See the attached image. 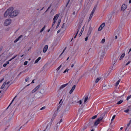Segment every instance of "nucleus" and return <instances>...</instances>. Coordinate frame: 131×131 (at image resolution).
<instances>
[{
	"label": "nucleus",
	"mask_w": 131,
	"mask_h": 131,
	"mask_svg": "<svg viewBox=\"0 0 131 131\" xmlns=\"http://www.w3.org/2000/svg\"><path fill=\"white\" fill-rule=\"evenodd\" d=\"M129 111V110L127 109V110H124V112L126 113H127Z\"/></svg>",
	"instance_id": "obj_42"
},
{
	"label": "nucleus",
	"mask_w": 131,
	"mask_h": 131,
	"mask_svg": "<svg viewBox=\"0 0 131 131\" xmlns=\"http://www.w3.org/2000/svg\"><path fill=\"white\" fill-rule=\"evenodd\" d=\"M27 63H28V61H26L24 62V66H26L27 64Z\"/></svg>",
	"instance_id": "obj_38"
},
{
	"label": "nucleus",
	"mask_w": 131,
	"mask_h": 131,
	"mask_svg": "<svg viewBox=\"0 0 131 131\" xmlns=\"http://www.w3.org/2000/svg\"><path fill=\"white\" fill-rule=\"evenodd\" d=\"M82 102L80 100L79 101L77 102V103H79V104H81L82 103Z\"/></svg>",
	"instance_id": "obj_47"
},
{
	"label": "nucleus",
	"mask_w": 131,
	"mask_h": 131,
	"mask_svg": "<svg viewBox=\"0 0 131 131\" xmlns=\"http://www.w3.org/2000/svg\"><path fill=\"white\" fill-rule=\"evenodd\" d=\"M130 124L129 123H128V124H127V127L126 128V129H127V127H128L129 126Z\"/></svg>",
	"instance_id": "obj_48"
},
{
	"label": "nucleus",
	"mask_w": 131,
	"mask_h": 131,
	"mask_svg": "<svg viewBox=\"0 0 131 131\" xmlns=\"http://www.w3.org/2000/svg\"><path fill=\"white\" fill-rule=\"evenodd\" d=\"M64 24H65V23H64L63 24L62 26L61 27V28H62L64 27Z\"/></svg>",
	"instance_id": "obj_55"
},
{
	"label": "nucleus",
	"mask_w": 131,
	"mask_h": 131,
	"mask_svg": "<svg viewBox=\"0 0 131 131\" xmlns=\"http://www.w3.org/2000/svg\"><path fill=\"white\" fill-rule=\"evenodd\" d=\"M45 91L44 89L43 90L42 89L40 91L39 93H40L43 94L44 92Z\"/></svg>",
	"instance_id": "obj_24"
},
{
	"label": "nucleus",
	"mask_w": 131,
	"mask_h": 131,
	"mask_svg": "<svg viewBox=\"0 0 131 131\" xmlns=\"http://www.w3.org/2000/svg\"><path fill=\"white\" fill-rule=\"evenodd\" d=\"M128 54H131V48L129 49V51L128 52Z\"/></svg>",
	"instance_id": "obj_41"
},
{
	"label": "nucleus",
	"mask_w": 131,
	"mask_h": 131,
	"mask_svg": "<svg viewBox=\"0 0 131 131\" xmlns=\"http://www.w3.org/2000/svg\"><path fill=\"white\" fill-rule=\"evenodd\" d=\"M89 36H87V37H86L85 39V41H86L88 39V37H89Z\"/></svg>",
	"instance_id": "obj_46"
},
{
	"label": "nucleus",
	"mask_w": 131,
	"mask_h": 131,
	"mask_svg": "<svg viewBox=\"0 0 131 131\" xmlns=\"http://www.w3.org/2000/svg\"><path fill=\"white\" fill-rule=\"evenodd\" d=\"M62 66L61 65H60L56 69L57 71H58L60 69Z\"/></svg>",
	"instance_id": "obj_37"
},
{
	"label": "nucleus",
	"mask_w": 131,
	"mask_h": 131,
	"mask_svg": "<svg viewBox=\"0 0 131 131\" xmlns=\"http://www.w3.org/2000/svg\"><path fill=\"white\" fill-rule=\"evenodd\" d=\"M127 6L125 4H123L122 6L121 10L124 11V10L127 8Z\"/></svg>",
	"instance_id": "obj_10"
},
{
	"label": "nucleus",
	"mask_w": 131,
	"mask_h": 131,
	"mask_svg": "<svg viewBox=\"0 0 131 131\" xmlns=\"http://www.w3.org/2000/svg\"><path fill=\"white\" fill-rule=\"evenodd\" d=\"M95 9H96V8H95V7L93 8L92 10V11L90 15V17H89V19H91V18H92V16L93 15V14L95 10Z\"/></svg>",
	"instance_id": "obj_8"
},
{
	"label": "nucleus",
	"mask_w": 131,
	"mask_h": 131,
	"mask_svg": "<svg viewBox=\"0 0 131 131\" xmlns=\"http://www.w3.org/2000/svg\"><path fill=\"white\" fill-rule=\"evenodd\" d=\"M56 21H53V23H52V27L53 25L54 24H55V23H56Z\"/></svg>",
	"instance_id": "obj_51"
},
{
	"label": "nucleus",
	"mask_w": 131,
	"mask_h": 131,
	"mask_svg": "<svg viewBox=\"0 0 131 131\" xmlns=\"http://www.w3.org/2000/svg\"><path fill=\"white\" fill-rule=\"evenodd\" d=\"M29 77H27L25 79V81L26 82H27L29 81Z\"/></svg>",
	"instance_id": "obj_26"
},
{
	"label": "nucleus",
	"mask_w": 131,
	"mask_h": 131,
	"mask_svg": "<svg viewBox=\"0 0 131 131\" xmlns=\"http://www.w3.org/2000/svg\"><path fill=\"white\" fill-rule=\"evenodd\" d=\"M88 99V96H86L84 100V103L86 102Z\"/></svg>",
	"instance_id": "obj_27"
},
{
	"label": "nucleus",
	"mask_w": 131,
	"mask_h": 131,
	"mask_svg": "<svg viewBox=\"0 0 131 131\" xmlns=\"http://www.w3.org/2000/svg\"><path fill=\"white\" fill-rule=\"evenodd\" d=\"M103 119L102 117H100L99 118H98L96 120L94 123V126H97L99 123L100 121L102 120Z\"/></svg>",
	"instance_id": "obj_4"
},
{
	"label": "nucleus",
	"mask_w": 131,
	"mask_h": 131,
	"mask_svg": "<svg viewBox=\"0 0 131 131\" xmlns=\"http://www.w3.org/2000/svg\"><path fill=\"white\" fill-rule=\"evenodd\" d=\"M9 62H8V61H7L6 63H4L3 65V67H6L7 65L8 64H9Z\"/></svg>",
	"instance_id": "obj_19"
},
{
	"label": "nucleus",
	"mask_w": 131,
	"mask_h": 131,
	"mask_svg": "<svg viewBox=\"0 0 131 131\" xmlns=\"http://www.w3.org/2000/svg\"><path fill=\"white\" fill-rule=\"evenodd\" d=\"M78 31H79V30L77 31V32L76 34L74 36V38H75L76 37V36H77V34H78Z\"/></svg>",
	"instance_id": "obj_40"
},
{
	"label": "nucleus",
	"mask_w": 131,
	"mask_h": 131,
	"mask_svg": "<svg viewBox=\"0 0 131 131\" xmlns=\"http://www.w3.org/2000/svg\"><path fill=\"white\" fill-rule=\"evenodd\" d=\"M51 5H50V6H49L48 7V8L47 9V10H46V12H47V11H48V10L49 9V8L51 7Z\"/></svg>",
	"instance_id": "obj_50"
},
{
	"label": "nucleus",
	"mask_w": 131,
	"mask_h": 131,
	"mask_svg": "<svg viewBox=\"0 0 131 131\" xmlns=\"http://www.w3.org/2000/svg\"><path fill=\"white\" fill-rule=\"evenodd\" d=\"M46 108V107L45 106H43V107H41L40 109V110H43L44 109Z\"/></svg>",
	"instance_id": "obj_39"
},
{
	"label": "nucleus",
	"mask_w": 131,
	"mask_h": 131,
	"mask_svg": "<svg viewBox=\"0 0 131 131\" xmlns=\"http://www.w3.org/2000/svg\"><path fill=\"white\" fill-rule=\"evenodd\" d=\"M48 47V45H46L43 48V52L44 53L46 52L47 51Z\"/></svg>",
	"instance_id": "obj_12"
},
{
	"label": "nucleus",
	"mask_w": 131,
	"mask_h": 131,
	"mask_svg": "<svg viewBox=\"0 0 131 131\" xmlns=\"http://www.w3.org/2000/svg\"><path fill=\"white\" fill-rule=\"evenodd\" d=\"M40 85H39L37 86L32 91V92L34 93L40 87Z\"/></svg>",
	"instance_id": "obj_11"
},
{
	"label": "nucleus",
	"mask_w": 131,
	"mask_h": 131,
	"mask_svg": "<svg viewBox=\"0 0 131 131\" xmlns=\"http://www.w3.org/2000/svg\"><path fill=\"white\" fill-rule=\"evenodd\" d=\"M97 117V115H95L94 116H93V117H92V118H91V119H94L95 118H96Z\"/></svg>",
	"instance_id": "obj_33"
},
{
	"label": "nucleus",
	"mask_w": 131,
	"mask_h": 131,
	"mask_svg": "<svg viewBox=\"0 0 131 131\" xmlns=\"http://www.w3.org/2000/svg\"><path fill=\"white\" fill-rule=\"evenodd\" d=\"M4 78H3L1 80H0V83L1 82L4 80Z\"/></svg>",
	"instance_id": "obj_57"
},
{
	"label": "nucleus",
	"mask_w": 131,
	"mask_h": 131,
	"mask_svg": "<svg viewBox=\"0 0 131 131\" xmlns=\"http://www.w3.org/2000/svg\"><path fill=\"white\" fill-rule=\"evenodd\" d=\"M123 100H121L120 101L117 102V104L119 105L121 104L123 102Z\"/></svg>",
	"instance_id": "obj_20"
},
{
	"label": "nucleus",
	"mask_w": 131,
	"mask_h": 131,
	"mask_svg": "<svg viewBox=\"0 0 131 131\" xmlns=\"http://www.w3.org/2000/svg\"><path fill=\"white\" fill-rule=\"evenodd\" d=\"M70 0H69L68 2H67V4L66 5V7L68 5V4H69V2Z\"/></svg>",
	"instance_id": "obj_56"
},
{
	"label": "nucleus",
	"mask_w": 131,
	"mask_h": 131,
	"mask_svg": "<svg viewBox=\"0 0 131 131\" xmlns=\"http://www.w3.org/2000/svg\"><path fill=\"white\" fill-rule=\"evenodd\" d=\"M120 81V80H118V81L116 82V83L115 84V85L116 86H117V85H118L119 82Z\"/></svg>",
	"instance_id": "obj_22"
},
{
	"label": "nucleus",
	"mask_w": 131,
	"mask_h": 131,
	"mask_svg": "<svg viewBox=\"0 0 131 131\" xmlns=\"http://www.w3.org/2000/svg\"><path fill=\"white\" fill-rule=\"evenodd\" d=\"M125 53H123L119 58V60H121L125 56Z\"/></svg>",
	"instance_id": "obj_16"
},
{
	"label": "nucleus",
	"mask_w": 131,
	"mask_h": 131,
	"mask_svg": "<svg viewBox=\"0 0 131 131\" xmlns=\"http://www.w3.org/2000/svg\"><path fill=\"white\" fill-rule=\"evenodd\" d=\"M105 39L104 38H103V39H102V41H101V43H104V42H105Z\"/></svg>",
	"instance_id": "obj_25"
},
{
	"label": "nucleus",
	"mask_w": 131,
	"mask_h": 131,
	"mask_svg": "<svg viewBox=\"0 0 131 131\" xmlns=\"http://www.w3.org/2000/svg\"><path fill=\"white\" fill-rule=\"evenodd\" d=\"M31 100L32 101H34V98L32 97L31 99Z\"/></svg>",
	"instance_id": "obj_62"
},
{
	"label": "nucleus",
	"mask_w": 131,
	"mask_h": 131,
	"mask_svg": "<svg viewBox=\"0 0 131 131\" xmlns=\"http://www.w3.org/2000/svg\"><path fill=\"white\" fill-rule=\"evenodd\" d=\"M84 26H83V27H82V29L81 31L80 32V34H79V37L81 35H82V32L84 31Z\"/></svg>",
	"instance_id": "obj_17"
},
{
	"label": "nucleus",
	"mask_w": 131,
	"mask_h": 131,
	"mask_svg": "<svg viewBox=\"0 0 131 131\" xmlns=\"http://www.w3.org/2000/svg\"><path fill=\"white\" fill-rule=\"evenodd\" d=\"M62 121V119H61L60 120L59 122V123H60Z\"/></svg>",
	"instance_id": "obj_60"
},
{
	"label": "nucleus",
	"mask_w": 131,
	"mask_h": 131,
	"mask_svg": "<svg viewBox=\"0 0 131 131\" xmlns=\"http://www.w3.org/2000/svg\"><path fill=\"white\" fill-rule=\"evenodd\" d=\"M19 13V11L18 10H14L13 12L10 13L9 15V17H13L17 16Z\"/></svg>",
	"instance_id": "obj_2"
},
{
	"label": "nucleus",
	"mask_w": 131,
	"mask_h": 131,
	"mask_svg": "<svg viewBox=\"0 0 131 131\" xmlns=\"http://www.w3.org/2000/svg\"><path fill=\"white\" fill-rule=\"evenodd\" d=\"M60 123H59V122H58L57 124V125H56V126L58 127L60 125Z\"/></svg>",
	"instance_id": "obj_49"
},
{
	"label": "nucleus",
	"mask_w": 131,
	"mask_h": 131,
	"mask_svg": "<svg viewBox=\"0 0 131 131\" xmlns=\"http://www.w3.org/2000/svg\"><path fill=\"white\" fill-rule=\"evenodd\" d=\"M105 24L104 23H102L101 25L100 26L98 29V31H100L102 30V29L104 26Z\"/></svg>",
	"instance_id": "obj_7"
},
{
	"label": "nucleus",
	"mask_w": 131,
	"mask_h": 131,
	"mask_svg": "<svg viewBox=\"0 0 131 131\" xmlns=\"http://www.w3.org/2000/svg\"><path fill=\"white\" fill-rule=\"evenodd\" d=\"M115 116H116V115H114L113 116V117H112V119H111V121H113V120L114 119Z\"/></svg>",
	"instance_id": "obj_36"
},
{
	"label": "nucleus",
	"mask_w": 131,
	"mask_h": 131,
	"mask_svg": "<svg viewBox=\"0 0 131 131\" xmlns=\"http://www.w3.org/2000/svg\"><path fill=\"white\" fill-rule=\"evenodd\" d=\"M105 53L104 52H103L101 54V59H103L105 55Z\"/></svg>",
	"instance_id": "obj_15"
},
{
	"label": "nucleus",
	"mask_w": 131,
	"mask_h": 131,
	"mask_svg": "<svg viewBox=\"0 0 131 131\" xmlns=\"http://www.w3.org/2000/svg\"><path fill=\"white\" fill-rule=\"evenodd\" d=\"M80 27H81V26H79L78 28L77 29V31H78V30H79V29H80Z\"/></svg>",
	"instance_id": "obj_59"
},
{
	"label": "nucleus",
	"mask_w": 131,
	"mask_h": 131,
	"mask_svg": "<svg viewBox=\"0 0 131 131\" xmlns=\"http://www.w3.org/2000/svg\"><path fill=\"white\" fill-rule=\"evenodd\" d=\"M71 83V82L70 83V81L68 83L66 84H63V85H62L60 87V89H63L68 84H70Z\"/></svg>",
	"instance_id": "obj_9"
},
{
	"label": "nucleus",
	"mask_w": 131,
	"mask_h": 131,
	"mask_svg": "<svg viewBox=\"0 0 131 131\" xmlns=\"http://www.w3.org/2000/svg\"><path fill=\"white\" fill-rule=\"evenodd\" d=\"M75 85H73V86L72 87L71 90L73 91L74 90V89H75Z\"/></svg>",
	"instance_id": "obj_32"
},
{
	"label": "nucleus",
	"mask_w": 131,
	"mask_h": 131,
	"mask_svg": "<svg viewBox=\"0 0 131 131\" xmlns=\"http://www.w3.org/2000/svg\"><path fill=\"white\" fill-rule=\"evenodd\" d=\"M41 57H38L35 61V63H36L39 61L41 59Z\"/></svg>",
	"instance_id": "obj_18"
},
{
	"label": "nucleus",
	"mask_w": 131,
	"mask_h": 131,
	"mask_svg": "<svg viewBox=\"0 0 131 131\" xmlns=\"http://www.w3.org/2000/svg\"><path fill=\"white\" fill-rule=\"evenodd\" d=\"M93 30V28L91 26L89 27V29L88 30V33L87 34V36H89L91 34V32Z\"/></svg>",
	"instance_id": "obj_6"
},
{
	"label": "nucleus",
	"mask_w": 131,
	"mask_h": 131,
	"mask_svg": "<svg viewBox=\"0 0 131 131\" xmlns=\"http://www.w3.org/2000/svg\"><path fill=\"white\" fill-rule=\"evenodd\" d=\"M59 16V15L58 14H56L54 17L53 19V21H56L57 20L58 18V17Z\"/></svg>",
	"instance_id": "obj_13"
},
{
	"label": "nucleus",
	"mask_w": 131,
	"mask_h": 131,
	"mask_svg": "<svg viewBox=\"0 0 131 131\" xmlns=\"http://www.w3.org/2000/svg\"><path fill=\"white\" fill-rule=\"evenodd\" d=\"M6 84V82H5L3 84V85H2V86L1 87V89H3V88H4V86H5V84Z\"/></svg>",
	"instance_id": "obj_23"
},
{
	"label": "nucleus",
	"mask_w": 131,
	"mask_h": 131,
	"mask_svg": "<svg viewBox=\"0 0 131 131\" xmlns=\"http://www.w3.org/2000/svg\"><path fill=\"white\" fill-rule=\"evenodd\" d=\"M61 22V20L60 19L59 20L58 23H59V24H60Z\"/></svg>",
	"instance_id": "obj_63"
},
{
	"label": "nucleus",
	"mask_w": 131,
	"mask_h": 131,
	"mask_svg": "<svg viewBox=\"0 0 131 131\" xmlns=\"http://www.w3.org/2000/svg\"><path fill=\"white\" fill-rule=\"evenodd\" d=\"M13 9L14 8L13 7H11L9 8L5 12L4 14V17H6L8 16H9L10 14V13L13 10Z\"/></svg>",
	"instance_id": "obj_3"
},
{
	"label": "nucleus",
	"mask_w": 131,
	"mask_h": 131,
	"mask_svg": "<svg viewBox=\"0 0 131 131\" xmlns=\"http://www.w3.org/2000/svg\"><path fill=\"white\" fill-rule=\"evenodd\" d=\"M130 61H129L125 64V66H127L128 65V64L130 63Z\"/></svg>",
	"instance_id": "obj_44"
},
{
	"label": "nucleus",
	"mask_w": 131,
	"mask_h": 131,
	"mask_svg": "<svg viewBox=\"0 0 131 131\" xmlns=\"http://www.w3.org/2000/svg\"><path fill=\"white\" fill-rule=\"evenodd\" d=\"M60 24H59V23H58L56 27V28H57L59 26V25Z\"/></svg>",
	"instance_id": "obj_52"
},
{
	"label": "nucleus",
	"mask_w": 131,
	"mask_h": 131,
	"mask_svg": "<svg viewBox=\"0 0 131 131\" xmlns=\"http://www.w3.org/2000/svg\"><path fill=\"white\" fill-rule=\"evenodd\" d=\"M86 128V127H84L81 130V131H82V130H83L82 131H83Z\"/></svg>",
	"instance_id": "obj_53"
},
{
	"label": "nucleus",
	"mask_w": 131,
	"mask_h": 131,
	"mask_svg": "<svg viewBox=\"0 0 131 131\" xmlns=\"http://www.w3.org/2000/svg\"><path fill=\"white\" fill-rule=\"evenodd\" d=\"M69 69H67L66 70H65L63 72L64 73H65L66 72H68V71L69 70Z\"/></svg>",
	"instance_id": "obj_35"
},
{
	"label": "nucleus",
	"mask_w": 131,
	"mask_h": 131,
	"mask_svg": "<svg viewBox=\"0 0 131 131\" xmlns=\"http://www.w3.org/2000/svg\"><path fill=\"white\" fill-rule=\"evenodd\" d=\"M131 98V95H129L128 96L127 99L126 100L128 101V100L130 99Z\"/></svg>",
	"instance_id": "obj_31"
},
{
	"label": "nucleus",
	"mask_w": 131,
	"mask_h": 131,
	"mask_svg": "<svg viewBox=\"0 0 131 131\" xmlns=\"http://www.w3.org/2000/svg\"><path fill=\"white\" fill-rule=\"evenodd\" d=\"M66 47L65 49H64V50H63V52H62V53H61V54H60V56H61L62 54L64 52V51L65 50H66Z\"/></svg>",
	"instance_id": "obj_43"
},
{
	"label": "nucleus",
	"mask_w": 131,
	"mask_h": 131,
	"mask_svg": "<svg viewBox=\"0 0 131 131\" xmlns=\"http://www.w3.org/2000/svg\"><path fill=\"white\" fill-rule=\"evenodd\" d=\"M58 127L56 126L54 128V131H57Z\"/></svg>",
	"instance_id": "obj_30"
},
{
	"label": "nucleus",
	"mask_w": 131,
	"mask_h": 131,
	"mask_svg": "<svg viewBox=\"0 0 131 131\" xmlns=\"http://www.w3.org/2000/svg\"><path fill=\"white\" fill-rule=\"evenodd\" d=\"M46 27L45 25L41 29V30L40 31V32H42L44 30L45 28Z\"/></svg>",
	"instance_id": "obj_21"
},
{
	"label": "nucleus",
	"mask_w": 131,
	"mask_h": 131,
	"mask_svg": "<svg viewBox=\"0 0 131 131\" xmlns=\"http://www.w3.org/2000/svg\"><path fill=\"white\" fill-rule=\"evenodd\" d=\"M11 23V20L10 19H7L5 22V25L7 26L9 25Z\"/></svg>",
	"instance_id": "obj_5"
},
{
	"label": "nucleus",
	"mask_w": 131,
	"mask_h": 131,
	"mask_svg": "<svg viewBox=\"0 0 131 131\" xmlns=\"http://www.w3.org/2000/svg\"><path fill=\"white\" fill-rule=\"evenodd\" d=\"M80 27H81V26H79L78 28L77 29V31H78V30H79V29H80Z\"/></svg>",
	"instance_id": "obj_58"
},
{
	"label": "nucleus",
	"mask_w": 131,
	"mask_h": 131,
	"mask_svg": "<svg viewBox=\"0 0 131 131\" xmlns=\"http://www.w3.org/2000/svg\"><path fill=\"white\" fill-rule=\"evenodd\" d=\"M17 55H15V56H14V57H13L12 58V59H14V58H15L16 57H17Z\"/></svg>",
	"instance_id": "obj_45"
},
{
	"label": "nucleus",
	"mask_w": 131,
	"mask_h": 131,
	"mask_svg": "<svg viewBox=\"0 0 131 131\" xmlns=\"http://www.w3.org/2000/svg\"><path fill=\"white\" fill-rule=\"evenodd\" d=\"M23 37V35H21L19 36L14 41V42L15 43L16 42H17L18 41L20 38H21Z\"/></svg>",
	"instance_id": "obj_14"
},
{
	"label": "nucleus",
	"mask_w": 131,
	"mask_h": 131,
	"mask_svg": "<svg viewBox=\"0 0 131 131\" xmlns=\"http://www.w3.org/2000/svg\"><path fill=\"white\" fill-rule=\"evenodd\" d=\"M62 105V104H60L58 106V107L57 108V111H58L59 109L61 107Z\"/></svg>",
	"instance_id": "obj_28"
},
{
	"label": "nucleus",
	"mask_w": 131,
	"mask_h": 131,
	"mask_svg": "<svg viewBox=\"0 0 131 131\" xmlns=\"http://www.w3.org/2000/svg\"><path fill=\"white\" fill-rule=\"evenodd\" d=\"M129 3H131V0H129Z\"/></svg>",
	"instance_id": "obj_64"
},
{
	"label": "nucleus",
	"mask_w": 131,
	"mask_h": 131,
	"mask_svg": "<svg viewBox=\"0 0 131 131\" xmlns=\"http://www.w3.org/2000/svg\"><path fill=\"white\" fill-rule=\"evenodd\" d=\"M100 80V79H99L98 78H97V79L95 80V83H97Z\"/></svg>",
	"instance_id": "obj_29"
},
{
	"label": "nucleus",
	"mask_w": 131,
	"mask_h": 131,
	"mask_svg": "<svg viewBox=\"0 0 131 131\" xmlns=\"http://www.w3.org/2000/svg\"><path fill=\"white\" fill-rule=\"evenodd\" d=\"M43 131H49V130L48 129H47V127L46 129Z\"/></svg>",
	"instance_id": "obj_61"
},
{
	"label": "nucleus",
	"mask_w": 131,
	"mask_h": 131,
	"mask_svg": "<svg viewBox=\"0 0 131 131\" xmlns=\"http://www.w3.org/2000/svg\"><path fill=\"white\" fill-rule=\"evenodd\" d=\"M98 69L96 67H94L91 70L92 76V77L95 78L98 74Z\"/></svg>",
	"instance_id": "obj_1"
},
{
	"label": "nucleus",
	"mask_w": 131,
	"mask_h": 131,
	"mask_svg": "<svg viewBox=\"0 0 131 131\" xmlns=\"http://www.w3.org/2000/svg\"><path fill=\"white\" fill-rule=\"evenodd\" d=\"M73 90H71L70 91L69 93L70 94H71L72 93V92H73Z\"/></svg>",
	"instance_id": "obj_54"
},
{
	"label": "nucleus",
	"mask_w": 131,
	"mask_h": 131,
	"mask_svg": "<svg viewBox=\"0 0 131 131\" xmlns=\"http://www.w3.org/2000/svg\"><path fill=\"white\" fill-rule=\"evenodd\" d=\"M17 97V96H16L13 99V100H12L11 102V103H10V105L12 103H13V101H14V99L16 98V97Z\"/></svg>",
	"instance_id": "obj_34"
}]
</instances>
